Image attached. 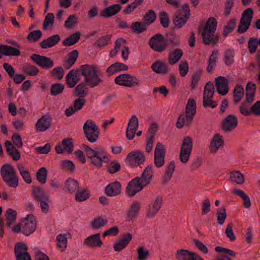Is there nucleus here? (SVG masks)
I'll return each instance as SVG.
<instances>
[{"label":"nucleus","instance_id":"9b49d317","mask_svg":"<svg viewBox=\"0 0 260 260\" xmlns=\"http://www.w3.org/2000/svg\"><path fill=\"white\" fill-rule=\"evenodd\" d=\"M32 192L35 198L40 202L42 211L44 213H47L49 208V199L46 193L39 187H34Z\"/></svg>","mask_w":260,"mask_h":260},{"label":"nucleus","instance_id":"bb28decb","mask_svg":"<svg viewBox=\"0 0 260 260\" xmlns=\"http://www.w3.org/2000/svg\"><path fill=\"white\" fill-rule=\"evenodd\" d=\"M51 118L49 115H45L39 119L36 123L37 129L39 132H44L50 126Z\"/></svg>","mask_w":260,"mask_h":260},{"label":"nucleus","instance_id":"473e14b6","mask_svg":"<svg viewBox=\"0 0 260 260\" xmlns=\"http://www.w3.org/2000/svg\"><path fill=\"white\" fill-rule=\"evenodd\" d=\"M60 38L58 35H54L43 40L40 43V46L43 49H47L55 46L59 42Z\"/></svg>","mask_w":260,"mask_h":260},{"label":"nucleus","instance_id":"b1692460","mask_svg":"<svg viewBox=\"0 0 260 260\" xmlns=\"http://www.w3.org/2000/svg\"><path fill=\"white\" fill-rule=\"evenodd\" d=\"M100 233L90 235L85 239L84 244L90 247H101L103 243L100 239Z\"/></svg>","mask_w":260,"mask_h":260},{"label":"nucleus","instance_id":"c85d7f7f","mask_svg":"<svg viewBox=\"0 0 260 260\" xmlns=\"http://www.w3.org/2000/svg\"><path fill=\"white\" fill-rule=\"evenodd\" d=\"M224 142L222 137L219 134H216L213 137L210 145V151L211 153H216L220 147L223 145Z\"/></svg>","mask_w":260,"mask_h":260},{"label":"nucleus","instance_id":"72a5a7b5","mask_svg":"<svg viewBox=\"0 0 260 260\" xmlns=\"http://www.w3.org/2000/svg\"><path fill=\"white\" fill-rule=\"evenodd\" d=\"M128 67L126 64L121 62H116L109 67L106 70V73L108 76H111L117 72L126 71Z\"/></svg>","mask_w":260,"mask_h":260},{"label":"nucleus","instance_id":"ddd939ff","mask_svg":"<svg viewBox=\"0 0 260 260\" xmlns=\"http://www.w3.org/2000/svg\"><path fill=\"white\" fill-rule=\"evenodd\" d=\"M182 12L179 15H177L173 18V23L176 27L180 28L187 22L190 17V9L189 5L184 4L182 7Z\"/></svg>","mask_w":260,"mask_h":260},{"label":"nucleus","instance_id":"4468645a","mask_svg":"<svg viewBox=\"0 0 260 260\" xmlns=\"http://www.w3.org/2000/svg\"><path fill=\"white\" fill-rule=\"evenodd\" d=\"M146 185L137 177L128 182L126 188L127 194L129 197H133L140 191Z\"/></svg>","mask_w":260,"mask_h":260},{"label":"nucleus","instance_id":"f3484780","mask_svg":"<svg viewBox=\"0 0 260 260\" xmlns=\"http://www.w3.org/2000/svg\"><path fill=\"white\" fill-rule=\"evenodd\" d=\"M75 94L78 96V98L74 102L73 106L65 110V114L68 117L71 116L81 109V83H79L75 88Z\"/></svg>","mask_w":260,"mask_h":260},{"label":"nucleus","instance_id":"052dcab7","mask_svg":"<svg viewBox=\"0 0 260 260\" xmlns=\"http://www.w3.org/2000/svg\"><path fill=\"white\" fill-rule=\"evenodd\" d=\"M156 19V14L152 10H149L144 17V22L146 25L153 23Z\"/></svg>","mask_w":260,"mask_h":260},{"label":"nucleus","instance_id":"de8ad7c7","mask_svg":"<svg viewBox=\"0 0 260 260\" xmlns=\"http://www.w3.org/2000/svg\"><path fill=\"white\" fill-rule=\"evenodd\" d=\"M78 53L77 50H74L71 52L69 54V57L67 60L63 62V66L67 69H70L74 64L77 60Z\"/></svg>","mask_w":260,"mask_h":260},{"label":"nucleus","instance_id":"49530a36","mask_svg":"<svg viewBox=\"0 0 260 260\" xmlns=\"http://www.w3.org/2000/svg\"><path fill=\"white\" fill-rule=\"evenodd\" d=\"M230 180L231 182L239 184H242L244 183V176L239 171L231 172L230 174Z\"/></svg>","mask_w":260,"mask_h":260},{"label":"nucleus","instance_id":"9d476101","mask_svg":"<svg viewBox=\"0 0 260 260\" xmlns=\"http://www.w3.org/2000/svg\"><path fill=\"white\" fill-rule=\"evenodd\" d=\"M192 141L190 137H186L182 141L180 149L179 159L183 164H186L190 156L192 149Z\"/></svg>","mask_w":260,"mask_h":260},{"label":"nucleus","instance_id":"6ab92c4d","mask_svg":"<svg viewBox=\"0 0 260 260\" xmlns=\"http://www.w3.org/2000/svg\"><path fill=\"white\" fill-rule=\"evenodd\" d=\"M162 199L157 196L154 201H152L148 206L146 216L152 218L158 212L162 206Z\"/></svg>","mask_w":260,"mask_h":260},{"label":"nucleus","instance_id":"13d9d810","mask_svg":"<svg viewBox=\"0 0 260 260\" xmlns=\"http://www.w3.org/2000/svg\"><path fill=\"white\" fill-rule=\"evenodd\" d=\"M4 50H3L4 55L8 56H19L20 55V52L17 48L8 45H5Z\"/></svg>","mask_w":260,"mask_h":260},{"label":"nucleus","instance_id":"79ce46f5","mask_svg":"<svg viewBox=\"0 0 260 260\" xmlns=\"http://www.w3.org/2000/svg\"><path fill=\"white\" fill-rule=\"evenodd\" d=\"M233 193L241 197L243 200V205L246 208L251 206V202L249 197L244 192L243 190L234 188L232 190Z\"/></svg>","mask_w":260,"mask_h":260},{"label":"nucleus","instance_id":"7ed1b4c3","mask_svg":"<svg viewBox=\"0 0 260 260\" xmlns=\"http://www.w3.org/2000/svg\"><path fill=\"white\" fill-rule=\"evenodd\" d=\"M217 21L213 17H210L205 25L202 32L203 43L206 45L216 44L219 40V36L215 35L217 27Z\"/></svg>","mask_w":260,"mask_h":260},{"label":"nucleus","instance_id":"20e7f679","mask_svg":"<svg viewBox=\"0 0 260 260\" xmlns=\"http://www.w3.org/2000/svg\"><path fill=\"white\" fill-rule=\"evenodd\" d=\"M256 85L254 83L249 82L246 86L245 100L241 103L239 111L244 116L252 115L251 104L254 101V96L255 93Z\"/></svg>","mask_w":260,"mask_h":260},{"label":"nucleus","instance_id":"c756f323","mask_svg":"<svg viewBox=\"0 0 260 260\" xmlns=\"http://www.w3.org/2000/svg\"><path fill=\"white\" fill-rule=\"evenodd\" d=\"M121 9V6L119 4H114L103 9L101 12V16L108 18L117 14Z\"/></svg>","mask_w":260,"mask_h":260},{"label":"nucleus","instance_id":"412c9836","mask_svg":"<svg viewBox=\"0 0 260 260\" xmlns=\"http://www.w3.org/2000/svg\"><path fill=\"white\" fill-rule=\"evenodd\" d=\"M36 223L34 217L32 215H27L23 221L22 232L26 236L31 234L36 230Z\"/></svg>","mask_w":260,"mask_h":260},{"label":"nucleus","instance_id":"4d7b16f0","mask_svg":"<svg viewBox=\"0 0 260 260\" xmlns=\"http://www.w3.org/2000/svg\"><path fill=\"white\" fill-rule=\"evenodd\" d=\"M253 14V11L252 8H247L242 13L240 20L251 24Z\"/></svg>","mask_w":260,"mask_h":260},{"label":"nucleus","instance_id":"09e8293b","mask_svg":"<svg viewBox=\"0 0 260 260\" xmlns=\"http://www.w3.org/2000/svg\"><path fill=\"white\" fill-rule=\"evenodd\" d=\"M6 217L7 219L6 225L7 227H10L16 221L17 212L12 209H9L6 212Z\"/></svg>","mask_w":260,"mask_h":260},{"label":"nucleus","instance_id":"393cba45","mask_svg":"<svg viewBox=\"0 0 260 260\" xmlns=\"http://www.w3.org/2000/svg\"><path fill=\"white\" fill-rule=\"evenodd\" d=\"M121 186L120 182L115 181L108 184L105 188L106 194L109 197H114L121 192Z\"/></svg>","mask_w":260,"mask_h":260},{"label":"nucleus","instance_id":"cd10ccee","mask_svg":"<svg viewBox=\"0 0 260 260\" xmlns=\"http://www.w3.org/2000/svg\"><path fill=\"white\" fill-rule=\"evenodd\" d=\"M194 116H190L186 112L181 114L178 118L176 122V127L178 128H181L184 125L189 126L193 120Z\"/></svg>","mask_w":260,"mask_h":260},{"label":"nucleus","instance_id":"c9c22d12","mask_svg":"<svg viewBox=\"0 0 260 260\" xmlns=\"http://www.w3.org/2000/svg\"><path fill=\"white\" fill-rule=\"evenodd\" d=\"M79 72L78 71L72 70L69 72L66 76V81L70 87H74L79 80Z\"/></svg>","mask_w":260,"mask_h":260},{"label":"nucleus","instance_id":"5fc2aeb1","mask_svg":"<svg viewBox=\"0 0 260 260\" xmlns=\"http://www.w3.org/2000/svg\"><path fill=\"white\" fill-rule=\"evenodd\" d=\"M237 19L236 18L231 19L227 23L223 29V35L224 37H226L235 28L237 23Z\"/></svg>","mask_w":260,"mask_h":260},{"label":"nucleus","instance_id":"e433bc0d","mask_svg":"<svg viewBox=\"0 0 260 260\" xmlns=\"http://www.w3.org/2000/svg\"><path fill=\"white\" fill-rule=\"evenodd\" d=\"M183 51L180 48H176L172 51L168 57V62L173 65L179 61L183 55Z\"/></svg>","mask_w":260,"mask_h":260},{"label":"nucleus","instance_id":"f8f14e48","mask_svg":"<svg viewBox=\"0 0 260 260\" xmlns=\"http://www.w3.org/2000/svg\"><path fill=\"white\" fill-rule=\"evenodd\" d=\"M149 44L153 50L158 52H162L167 49L164 37L160 34L152 36L149 40Z\"/></svg>","mask_w":260,"mask_h":260},{"label":"nucleus","instance_id":"774afa93","mask_svg":"<svg viewBox=\"0 0 260 260\" xmlns=\"http://www.w3.org/2000/svg\"><path fill=\"white\" fill-rule=\"evenodd\" d=\"M78 18L75 15L69 16L64 23V27L67 29L72 28L77 23Z\"/></svg>","mask_w":260,"mask_h":260},{"label":"nucleus","instance_id":"39448f33","mask_svg":"<svg viewBox=\"0 0 260 260\" xmlns=\"http://www.w3.org/2000/svg\"><path fill=\"white\" fill-rule=\"evenodd\" d=\"M1 175L4 181L9 187L16 188L18 186V179L14 167L5 164L1 169Z\"/></svg>","mask_w":260,"mask_h":260},{"label":"nucleus","instance_id":"4be33fe9","mask_svg":"<svg viewBox=\"0 0 260 260\" xmlns=\"http://www.w3.org/2000/svg\"><path fill=\"white\" fill-rule=\"evenodd\" d=\"M217 87V91L221 95H225L229 92V80L225 77L219 76L215 80Z\"/></svg>","mask_w":260,"mask_h":260},{"label":"nucleus","instance_id":"680f3d73","mask_svg":"<svg viewBox=\"0 0 260 260\" xmlns=\"http://www.w3.org/2000/svg\"><path fill=\"white\" fill-rule=\"evenodd\" d=\"M38 180L44 184L46 182L47 171L46 168L42 167L39 169L36 174Z\"/></svg>","mask_w":260,"mask_h":260},{"label":"nucleus","instance_id":"6e6552de","mask_svg":"<svg viewBox=\"0 0 260 260\" xmlns=\"http://www.w3.org/2000/svg\"><path fill=\"white\" fill-rule=\"evenodd\" d=\"M214 92L215 88L213 84L210 81L207 82L203 92V105L204 108H215L217 106V102L212 99Z\"/></svg>","mask_w":260,"mask_h":260},{"label":"nucleus","instance_id":"2f4dec72","mask_svg":"<svg viewBox=\"0 0 260 260\" xmlns=\"http://www.w3.org/2000/svg\"><path fill=\"white\" fill-rule=\"evenodd\" d=\"M153 176V167L149 165L146 167L143 172L141 176L139 177L140 180L142 181L146 186L150 184Z\"/></svg>","mask_w":260,"mask_h":260},{"label":"nucleus","instance_id":"e2e57ef3","mask_svg":"<svg viewBox=\"0 0 260 260\" xmlns=\"http://www.w3.org/2000/svg\"><path fill=\"white\" fill-rule=\"evenodd\" d=\"M14 252L15 256L18 255V254L21 255L23 253H27V246L23 243H17L15 245Z\"/></svg>","mask_w":260,"mask_h":260},{"label":"nucleus","instance_id":"6e6d98bb","mask_svg":"<svg viewBox=\"0 0 260 260\" xmlns=\"http://www.w3.org/2000/svg\"><path fill=\"white\" fill-rule=\"evenodd\" d=\"M217 221L218 224L222 225L227 217L226 210L224 206H222L217 210Z\"/></svg>","mask_w":260,"mask_h":260},{"label":"nucleus","instance_id":"a211bd4d","mask_svg":"<svg viewBox=\"0 0 260 260\" xmlns=\"http://www.w3.org/2000/svg\"><path fill=\"white\" fill-rule=\"evenodd\" d=\"M238 118L233 114L227 116L221 121V128L225 132H231L238 125Z\"/></svg>","mask_w":260,"mask_h":260},{"label":"nucleus","instance_id":"1a4fd4ad","mask_svg":"<svg viewBox=\"0 0 260 260\" xmlns=\"http://www.w3.org/2000/svg\"><path fill=\"white\" fill-rule=\"evenodd\" d=\"M114 81L117 85L127 87L139 86L140 85V81L136 76L127 73L121 74L117 76Z\"/></svg>","mask_w":260,"mask_h":260},{"label":"nucleus","instance_id":"0e129e2a","mask_svg":"<svg viewBox=\"0 0 260 260\" xmlns=\"http://www.w3.org/2000/svg\"><path fill=\"white\" fill-rule=\"evenodd\" d=\"M111 36L109 35H105L99 38L94 44L96 47H102L108 45L110 41Z\"/></svg>","mask_w":260,"mask_h":260},{"label":"nucleus","instance_id":"c03bdc74","mask_svg":"<svg viewBox=\"0 0 260 260\" xmlns=\"http://www.w3.org/2000/svg\"><path fill=\"white\" fill-rule=\"evenodd\" d=\"M218 51L213 50L212 54L210 55L208 61L207 72L209 73H212L213 70L216 66L217 60Z\"/></svg>","mask_w":260,"mask_h":260},{"label":"nucleus","instance_id":"0eeeda50","mask_svg":"<svg viewBox=\"0 0 260 260\" xmlns=\"http://www.w3.org/2000/svg\"><path fill=\"white\" fill-rule=\"evenodd\" d=\"M214 92L215 88L213 84L210 81L207 82L203 92V105L204 108H215L217 106V102L212 99Z\"/></svg>","mask_w":260,"mask_h":260},{"label":"nucleus","instance_id":"69168bd1","mask_svg":"<svg viewBox=\"0 0 260 260\" xmlns=\"http://www.w3.org/2000/svg\"><path fill=\"white\" fill-rule=\"evenodd\" d=\"M234 52L232 50H227L224 53V62L228 66H231L234 61Z\"/></svg>","mask_w":260,"mask_h":260},{"label":"nucleus","instance_id":"7c9ffc66","mask_svg":"<svg viewBox=\"0 0 260 260\" xmlns=\"http://www.w3.org/2000/svg\"><path fill=\"white\" fill-rule=\"evenodd\" d=\"M132 239V235L130 233L123 235L122 238L114 245V249L116 251H121L128 245Z\"/></svg>","mask_w":260,"mask_h":260},{"label":"nucleus","instance_id":"f257e3e1","mask_svg":"<svg viewBox=\"0 0 260 260\" xmlns=\"http://www.w3.org/2000/svg\"><path fill=\"white\" fill-rule=\"evenodd\" d=\"M82 76L85 78L84 84L91 88L97 86L103 82L100 77L99 70L95 64L82 65Z\"/></svg>","mask_w":260,"mask_h":260},{"label":"nucleus","instance_id":"aec40b11","mask_svg":"<svg viewBox=\"0 0 260 260\" xmlns=\"http://www.w3.org/2000/svg\"><path fill=\"white\" fill-rule=\"evenodd\" d=\"M30 58L38 66L46 69H51L54 65L53 60L45 56L33 54L31 55Z\"/></svg>","mask_w":260,"mask_h":260},{"label":"nucleus","instance_id":"a18cd8bd","mask_svg":"<svg viewBox=\"0 0 260 260\" xmlns=\"http://www.w3.org/2000/svg\"><path fill=\"white\" fill-rule=\"evenodd\" d=\"M108 219L106 218H103L102 216H98L91 221V226L94 230H98L106 225L108 223Z\"/></svg>","mask_w":260,"mask_h":260},{"label":"nucleus","instance_id":"58836bf2","mask_svg":"<svg viewBox=\"0 0 260 260\" xmlns=\"http://www.w3.org/2000/svg\"><path fill=\"white\" fill-rule=\"evenodd\" d=\"M6 150L14 160H18L20 158V154L19 151L13 145L12 143L7 140L5 142Z\"/></svg>","mask_w":260,"mask_h":260},{"label":"nucleus","instance_id":"f03ea898","mask_svg":"<svg viewBox=\"0 0 260 260\" xmlns=\"http://www.w3.org/2000/svg\"><path fill=\"white\" fill-rule=\"evenodd\" d=\"M82 76L85 78L84 84L91 88L97 86L103 82L100 77L99 70L95 64L82 65Z\"/></svg>","mask_w":260,"mask_h":260},{"label":"nucleus","instance_id":"423d86ee","mask_svg":"<svg viewBox=\"0 0 260 260\" xmlns=\"http://www.w3.org/2000/svg\"><path fill=\"white\" fill-rule=\"evenodd\" d=\"M83 129L85 136L89 142L94 143L99 139L100 130L93 120H87L83 125Z\"/></svg>","mask_w":260,"mask_h":260},{"label":"nucleus","instance_id":"dca6fc26","mask_svg":"<svg viewBox=\"0 0 260 260\" xmlns=\"http://www.w3.org/2000/svg\"><path fill=\"white\" fill-rule=\"evenodd\" d=\"M166 149L164 145L158 142L154 150V162L155 166L160 168L164 165Z\"/></svg>","mask_w":260,"mask_h":260},{"label":"nucleus","instance_id":"a19ab883","mask_svg":"<svg viewBox=\"0 0 260 260\" xmlns=\"http://www.w3.org/2000/svg\"><path fill=\"white\" fill-rule=\"evenodd\" d=\"M175 164L174 161H171L166 168L165 174L163 177L162 183L165 184L171 179L174 172Z\"/></svg>","mask_w":260,"mask_h":260},{"label":"nucleus","instance_id":"5701e85b","mask_svg":"<svg viewBox=\"0 0 260 260\" xmlns=\"http://www.w3.org/2000/svg\"><path fill=\"white\" fill-rule=\"evenodd\" d=\"M55 151L58 154H63L65 152L71 154L73 151V144L70 139H63L61 143L56 146Z\"/></svg>","mask_w":260,"mask_h":260},{"label":"nucleus","instance_id":"ea45409f","mask_svg":"<svg viewBox=\"0 0 260 260\" xmlns=\"http://www.w3.org/2000/svg\"><path fill=\"white\" fill-rule=\"evenodd\" d=\"M194 253L187 249H180L177 250L175 257L177 260H191Z\"/></svg>","mask_w":260,"mask_h":260},{"label":"nucleus","instance_id":"37998d69","mask_svg":"<svg viewBox=\"0 0 260 260\" xmlns=\"http://www.w3.org/2000/svg\"><path fill=\"white\" fill-rule=\"evenodd\" d=\"M79 183L74 179L69 178L64 182L66 189L70 193L75 192L78 188Z\"/></svg>","mask_w":260,"mask_h":260},{"label":"nucleus","instance_id":"bf43d9fd","mask_svg":"<svg viewBox=\"0 0 260 260\" xmlns=\"http://www.w3.org/2000/svg\"><path fill=\"white\" fill-rule=\"evenodd\" d=\"M80 38V33L74 34L66 38L63 42L64 46H70L75 44Z\"/></svg>","mask_w":260,"mask_h":260},{"label":"nucleus","instance_id":"a878e982","mask_svg":"<svg viewBox=\"0 0 260 260\" xmlns=\"http://www.w3.org/2000/svg\"><path fill=\"white\" fill-rule=\"evenodd\" d=\"M141 203L139 201H134L131 205L127 213V221L133 220L138 216L141 209Z\"/></svg>","mask_w":260,"mask_h":260},{"label":"nucleus","instance_id":"4c0bfd02","mask_svg":"<svg viewBox=\"0 0 260 260\" xmlns=\"http://www.w3.org/2000/svg\"><path fill=\"white\" fill-rule=\"evenodd\" d=\"M151 68L155 73L163 74H167L170 70L168 65L160 60H157L154 62Z\"/></svg>","mask_w":260,"mask_h":260},{"label":"nucleus","instance_id":"338daca9","mask_svg":"<svg viewBox=\"0 0 260 260\" xmlns=\"http://www.w3.org/2000/svg\"><path fill=\"white\" fill-rule=\"evenodd\" d=\"M42 36V32L40 30H35L29 33L27 39L30 42H36L39 40Z\"/></svg>","mask_w":260,"mask_h":260},{"label":"nucleus","instance_id":"603ef678","mask_svg":"<svg viewBox=\"0 0 260 260\" xmlns=\"http://www.w3.org/2000/svg\"><path fill=\"white\" fill-rule=\"evenodd\" d=\"M17 168L23 180L27 183H30L31 182V179L28 169L23 166L19 164L17 165Z\"/></svg>","mask_w":260,"mask_h":260},{"label":"nucleus","instance_id":"3c124183","mask_svg":"<svg viewBox=\"0 0 260 260\" xmlns=\"http://www.w3.org/2000/svg\"><path fill=\"white\" fill-rule=\"evenodd\" d=\"M146 24L141 22H133L131 25L132 31L136 34H141L147 30Z\"/></svg>","mask_w":260,"mask_h":260},{"label":"nucleus","instance_id":"f704fd0d","mask_svg":"<svg viewBox=\"0 0 260 260\" xmlns=\"http://www.w3.org/2000/svg\"><path fill=\"white\" fill-rule=\"evenodd\" d=\"M167 49L171 50L174 47L179 45L180 40L176 34L174 32H170L167 35V38L165 39Z\"/></svg>","mask_w":260,"mask_h":260},{"label":"nucleus","instance_id":"8fccbe9b","mask_svg":"<svg viewBox=\"0 0 260 260\" xmlns=\"http://www.w3.org/2000/svg\"><path fill=\"white\" fill-rule=\"evenodd\" d=\"M196 102L192 99L188 100L185 108V112L192 116H194L196 113Z\"/></svg>","mask_w":260,"mask_h":260},{"label":"nucleus","instance_id":"2eb2a0df","mask_svg":"<svg viewBox=\"0 0 260 260\" xmlns=\"http://www.w3.org/2000/svg\"><path fill=\"white\" fill-rule=\"evenodd\" d=\"M145 160L143 152L136 150L129 152L126 158V161L131 166H138L142 164Z\"/></svg>","mask_w":260,"mask_h":260},{"label":"nucleus","instance_id":"864d4df0","mask_svg":"<svg viewBox=\"0 0 260 260\" xmlns=\"http://www.w3.org/2000/svg\"><path fill=\"white\" fill-rule=\"evenodd\" d=\"M244 95V89L241 85H237L234 90V99L236 104L240 102Z\"/></svg>","mask_w":260,"mask_h":260}]
</instances>
